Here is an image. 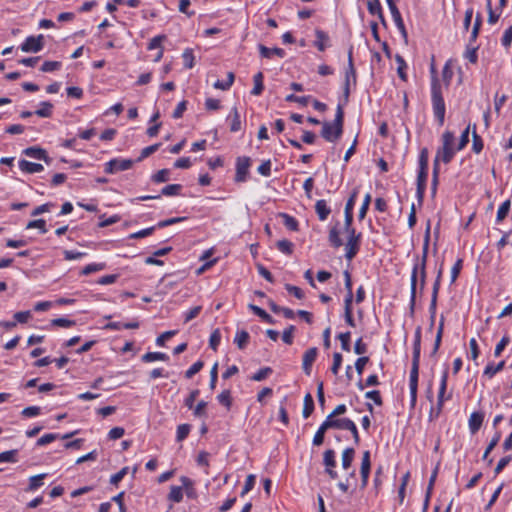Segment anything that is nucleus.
I'll return each mask as SVG.
<instances>
[{
	"instance_id": "28",
	"label": "nucleus",
	"mask_w": 512,
	"mask_h": 512,
	"mask_svg": "<svg viewBox=\"0 0 512 512\" xmlns=\"http://www.w3.org/2000/svg\"><path fill=\"white\" fill-rule=\"evenodd\" d=\"M180 481L182 483V487L186 491L187 497L195 498L196 497V490L193 487V481L190 478L186 477V476H182L180 478Z\"/></svg>"
},
{
	"instance_id": "54",
	"label": "nucleus",
	"mask_w": 512,
	"mask_h": 512,
	"mask_svg": "<svg viewBox=\"0 0 512 512\" xmlns=\"http://www.w3.org/2000/svg\"><path fill=\"white\" fill-rule=\"evenodd\" d=\"M221 340V334L219 329H215L209 339L210 347L216 351Z\"/></svg>"
},
{
	"instance_id": "13",
	"label": "nucleus",
	"mask_w": 512,
	"mask_h": 512,
	"mask_svg": "<svg viewBox=\"0 0 512 512\" xmlns=\"http://www.w3.org/2000/svg\"><path fill=\"white\" fill-rule=\"evenodd\" d=\"M370 468H371V461H370V452L365 451L362 456V462H361V478H362V487H365L368 482L369 474H370Z\"/></svg>"
},
{
	"instance_id": "48",
	"label": "nucleus",
	"mask_w": 512,
	"mask_h": 512,
	"mask_svg": "<svg viewBox=\"0 0 512 512\" xmlns=\"http://www.w3.org/2000/svg\"><path fill=\"white\" fill-rule=\"evenodd\" d=\"M170 170L161 169L152 176V180L156 183H162L169 180Z\"/></svg>"
},
{
	"instance_id": "34",
	"label": "nucleus",
	"mask_w": 512,
	"mask_h": 512,
	"mask_svg": "<svg viewBox=\"0 0 512 512\" xmlns=\"http://www.w3.org/2000/svg\"><path fill=\"white\" fill-rule=\"evenodd\" d=\"M249 338V333L245 330H242L236 334L234 342L239 349H244L249 341Z\"/></svg>"
},
{
	"instance_id": "25",
	"label": "nucleus",
	"mask_w": 512,
	"mask_h": 512,
	"mask_svg": "<svg viewBox=\"0 0 512 512\" xmlns=\"http://www.w3.org/2000/svg\"><path fill=\"white\" fill-rule=\"evenodd\" d=\"M169 359L168 355L162 352H147L142 356V361L145 363H149L152 361H167Z\"/></svg>"
},
{
	"instance_id": "47",
	"label": "nucleus",
	"mask_w": 512,
	"mask_h": 512,
	"mask_svg": "<svg viewBox=\"0 0 512 512\" xmlns=\"http://www.w3.org/2000/svg\"><path fill=\"white\" fill-rule=\"evenodd\" d=\"M510 205H511L510 200H506L505 202H503L501 204V206L499 207L498 212H497V221L498 222H501L506 218V216L509 212V209H510Z\"/></svg>"
},
{
	"instance_id": "44",
	"label": "nucleus",
	"mask_w": 512,
	"mask_h": 512,
	"mask_svg": "<svg viewBox=\"0 0 512 512\" xmlns=\"http://www.w3.org/2000/svg\"><path fill=\"white\" fill-rule=\"evenodd\" d=\"M276 245L281 252L287 255H291L293 253V243L289 240H279Z\"/></svg>"
},
{
	"instance_id": "1",
	"label": "nucleus",
	"mask_w": 512,
	"mask_h": 512,
	"mask_svg": "<svg viewBox=\"0 0 512 512\" xmlns=\"http://www.w3.org/2000/svg\"><path fill=\"white\" fill-rule=\"evenodd\" d=\"M429 241H430V222L428 221L427 227L425 230L424 235V243H423V254L421 258V263L418 265L416 264L413 268L412 275H411V301H410V309L413 312L414 306H415V296H416V285H417V273L418 269H420V290L422 291L425 286V279H426V261H427V254H428V248H429Z\"/></svg>"
},
{
	"instance_id": "43",
	"label": "nucleus",
	"mask_w": 512,
	"mask_h": 512,
	"mask_svg": "<svg viewBox=\"0 0 512 512\" xmlns=\"http://www.w3.org/2000/svg\"><path fill=\"white\" fill-rule=\"evenodd\" d=\"M191 426L189 424H181L177 427L176 440L183 441L190 433Z\"/></svg>"
},
{
	"instance_id": "58",
	"label": "nucleus",
	"mask_w": 512,
	"mask_h": 512,
	"mask_svg": "<svg viewBox=\"0 0 512 512\" xmlns=\"http://www.w3.org/2000/svg\"><path fill=\"white\" fill-rule=\"evenodd\" d=\"M310 99V96H296L294 94H290L286 97L287 102H297L303 106H306Z\"/></svg>"
},
{
	"instance_id": "2",
	"label": "nucleus",
	"mask_w": 512,
	"mask_h": 512,
	"mask_svg": "<svg viewBox=\"0 0 512 512\" xmlns=\"http://www.w3.org/2000/svg\"><path fill=\"white\" fill-rule=\"evenodd\" d=\"M343 124L344 111L342 106L339 104L337 106L334 121L332 123L327 121L322 123L321 136L328 142L337 141L343 133Z\"/></svg>"
},
{
	"instance_id": "15",
	"label": "nucleus",
	"mask_w": 512,
	"mask_h": 512,
	"mask_svg": "<svg viewBox=\"0 0 512 512\" xmlns=\"http://www.w3.org/2000/svg\"><path fill=\"white\" fill-rule=\"evenodd\" d=\"M427 170L419 169L417 177V197L419 202L423 200L424 192L426 188Z\"/></svg>"
},
{
	"instance_id": "59",
	"label": "nucleus",
	"mask_w": 512,
	"mask_h": 512,
	"mask_svg": "<svg viewBox=\"0 0 512 512\" xmlns=\"http://www.w3.org/2000/svg\"><path fill=\"white\" fill-rule=\"evenodd\" d=\"M367 8L370 14L377 15L382 11L381 4L379 0H369L367 3Z\"/></svg>"
},
{
	"instance_id": "39",
	"label": "nucleus",
	"mask_w": 512,
	"mask_h": 512,
	"mask_svg": "<svg viewBox=\"0 0 512 512\" xmlns=\"http://www.w3.org/2000/svg\"><path fill=\"white\" fill-rule=\"evenodd\" d=\"M395 60L398 63V68H397L398 76L403 81H407V75L405 73V69H406L407 66H406V63H405L403 57L401 55L397 54L395 56Z\"/></svg>"
},
{
	"instance_id": "17",
	"label": "nucleus",
	"mask_w": 512,
	"mask_h": 512,
	"mask_svg": "<svg viewBox=\"0 0 512 512\" xmlns=\"http://www.w3.org/2000/svg\"><path fill=\"white\" fill-rule=\"evenodd\" d=\"M447 378H448V368H446L444 370L442 378H441V384H440V389H439V393H438V401H437V407H438L437 414L440 412L442 405H443V401H444L443 398H444V394H445V391L447 388Z\"/></svg>"
},
{
	"instance_id": "57",
	"label": "nucleus",
	"mask_w": 512,
	"mask_h": 512,
	"mask_svg": "<svg viewBox=\"0 0 512 512\" xmlns=\"http://www.w3.org/2000/svg\"><path fill=\"white\" fill-rule=\"evenodd\" d=\"M160 145H161L160 143H157V144H153L151 146L145 147L141 151V155L139 156L137 161H142L144 158H146V157L150 156L151 154H153L154 152H156L159 149Z\"/></svg>"
},
{
	"instance_id": "14",
	"label": "nucleus",
	"mask_w": 512,
	"mask_h": 512,
	"mask_svg": "<svg viewBox=\"0 0 512 512\" xmlns=\"http://www.w3.org/2000/svg\"><path fill=\"white\" fill-rule=\"evenodd\" d=\"M258 49H259L260 55L263 58L270 59L273 55H276L280 58H283L285 56V51L278 47L268 48L263 44H259Z\"/></svg>"
},
{
	"instance_id": "45",
	"label": "nucleus",
	"mask_w": 512,
	"mask_h": 512,
	"mask_svg": "<svg viewBox=\"0 0 512 512\" xmlns=\"http://www.w3.org/2000/svg\"><path fill=\"white\" fill-rule=\"evenodd\" d=\"M182 189V186L180 184H170L165 186L161 193L165 196H174L178 195Z\"/></svg>"
},
{
	"instance_id": "12",
	"label": "nucleus",
	"mask_w": 512,
	"mask_h": 512,
	"mask_svg": "<svg viewBox=\"0 0 512 512\" xmlns=\"http://www.w3.org/2000/svg\"><path fill=\"white\" fill-rule=\"evenodd\" d=\"M318 354L316 347L308 349L303 355L302 367L306 375L311 374L312 364L315 361Z\"/></svg>"
},
{
	"instance_id": "61",
	"label": "nucleus",
	"mask_w": 512,
	"mask_h": 512,
	"mask_svg": "<svg viewBox=\"0 0 512 512\" xmlns=\"http://www.w3.org/2000/svg\"><path fill=\"white\" fill-rule=\"evenodd\" d=\"M203 366L204 363L202 361H197L185 372V377L188 379L192 378L196 373H198L203 368Z\"/></svg>"
},
{
	"instance_id": "4",
	"label": "nucleus",
	"mask_w": 512,
	"mask_h": 512,
	"mask_svg": "<svg viewBox=\"0 0 512 512\" xmlns=\"http://www.w3.org/2000/svg\"><path fill=\"white\" fill-rule=\"evenodd\" d=\"M442 141L443 146L438 151H441L440 153V160H442L445 164H448L453 156H454V149H453V143H454V134L450 131H446L442 135Z\"/></svg>"
},
{
	"instance_id": "38",
	"label": "nucleus",
	"mask_w": 512,
	"mask_h": 512,
	"mask_svg": "<svg viewBox=\"0 0 512 512\" xmlns=\"http://www.w3.org/2000/svg\"><path fill=\"white\" fill-rule=\"evenodd\" d=\"M23 153L28 157L36 158L39 160L45 156V150L39 147H28L23 151Z\"/></svg>"
},
{
	"instance_id": "22",
	"label": "nucleus",
	"mask_w": 512,
	"mask_h": 512,
	"mask_svg": "<svg viewBox=\"0 0 512 512\" xmlns=\"http://www.w3.org/2000/svg\"><path fill=\"white\" fill-rule=\"evenodd\" d=\"M335 417H331V415L327 416V421L330 429H346L347 425H349L350 419L342 418V419H334Z\"/></svg>"
},
{
	"instance_id": "5",
	"label": "nucleus",
	"mask_w": 512,
	"mask_h": 512,
	"mask_svg": "<svg viewBox=\"0 0 512 512\" xmlns=\"http://www.w3.org/2000/svg\"><path fill=\"white\" fill-rule=\"evenodd\" d=\"M419 361L420 356L413 355L412 367L410 371V394L411 400L414 403L417 397L418 375H419Z\"/></svg>"
},
{
	"instance_id": "56",
	"label": "nucleus",
	"mask_w": 512,
	"mask_h": 512,
	"mask_svg": "<svg viewBox=\"0 0 512 512\" xmlns=\"http://www.w3.org/2000/svg\"><path fill=\"white\" fill-rule=\"evenodd\" d=\"M53 326L68 328L74 326L76 323L74 320L66 319V318H56L51 321Z\"/></svg>"
},
{
	"instance_id": "20",
	"label": "nucleus",
	"mask_w": 512,
	"mask_h": 512,
	"mask_svg": "<svg viewBox=\"0 0 512 512\" xmlns=\"http://www.w3.org/2000/svg\"><path fill=\"white\" fill-rule=\"evenodd\" d=\"M352 52H353V47L351 46L350 49L348 50V68H347L346 74H345V80H348L349 83H350V78L353 79L354 83L356 82V70H355L354 64H353Z\"/></svg>"
},
{
	"instance_id": "16",
	"label": "nucleus",
	"mask_w": 512,
	"mask_h": 512,
	"mask_svg": "<svg viewBox=\"0 0 512 512\" xmlns=\"http://www.w3.org/2000/svg\"><path fill=\"white\" fill-rule=\"evenodd\" d=\"M484 419L483 413L473 412L469 418V428L472 434L476 433L482 426Z\"/></svg>"
},
{
	"instance_id": "41",
	"label": "nucleus",
	"mask_w": 512,
	"mask_h": 512,
	"mask_svg": "<svg viewBox=\"0 0 512 512\" xmlns=\"http://www.w3.org/2000/svg\"><path fill=\"white\" fill-rule=\"evenodd\" d=\"M476 125H473V133H472V140H473V151L475 153H480L483 149V141L482 138L476 133L475 131Z\"/></svg>"
},
{
	"instance_id": "3",
	"label": "nucleus",
	"mask_w": 512,
	"mask_h": 512,
	"mask_svg": "<svg viewBox=\"0 0 512 512\" xmlns=\"http://www.w3.org/2000/svg\"><path fill=\"white\" fill-rule=\"evenodd\" d=\"M431 72L433 74L432 87H431L433 110H434V114L439 122V125L442 126L444 124V118H445V102L442 97L441 86H440L439 80L437 79V77L435 75L436 71H435L434 66L431 67Z\"/></svg>"
},
{
	"instance_id": "37",
	"label": "nucleus",
	"mask_w": 512,
	"mask_h": 512,
	"mask_svg": "<svg viewBox=\"0 0 512 512\" xmlns=\"http://www.w3.org/2000/svg\"><path fill=\"white\" fill-rule=\"evenodd\" d=\"M53 104L45 101L41 103V108L35 111L39 117H50L52 115Z\"/></svg>"
},
{
	"instance_id": "29",
	"label": "nucleus",
	"mask_w": 512,
	"mask_h": 512,
	"mask_svg": "<svg viewBox=\"0 0 512 512\" xmlns=\"http://www.w3.org/2000/svg\"><path fill=\"white\" fill-rule=\"evenodd\" d=\"M46 476H47V474L42 473V474H38V475L30 477L29 485H28L26 490L27 491H34L37 488H39L40 486H42L43 485V480L45 479Z\"/></svg>"
},
{
	"instance_id": "62",
	"label": "nucleus",
	"mask_w": 512,
	"mask_h": 512,
	"mask_svg": "<svg viewBox=\"0 0 512 512\" xmlns=\"http://www.w3.org/2000/svg\"><path fill=\"white\" fill-rule=\"evenodd\" d=\"M341 364H342V355L338 352H335L333 354V364H332V367H331V372L334 374V375H337L338 374V371L341 367Z\"/></svg>"
},
{
	"instance_id": "49",
	"label": "nucleus",
	"mask_w": 512,
	"mask_h": 512,
	"mask_svg": "<svg viewBox=\"0 0 512 512\" xmlns=\"http://www.w3.org/2000/svg\"><path fill=\"white\" fill-rule=\"evenodd\" d=\"M218 401L224 405L225 407H227L228 409L231 407L232 405V399H231V393H230V390H224L222 391L218 396Z\"/></svg>"
},
{
	"instance_id": "23",
	"label": "nucleus",
	"mask_w": 512,
	"mask_h": 512,
	"mask_svg": "<svg viewBox=\"0 0 512 512\" xmlns=\"http://www.w3.org/2000/svg\"><path fill=\"white\" fill-rule=\"evenodd\" d=\"M339 234L340 232L337 225L333 226L329 231V242L335 248H339L343 245L342 239L340 238Z\"/></svg>"
},
{
	"instance_id": "26",
	"label": "nucleus",
	"mask_w": 512,
	"mask_h": 512,
	"mask_svg": "<svg viewBox=\"0 0 512 512\" xmlns=\"http://www.w3.org/2000/svg\"><path fill=\"white\" fill-rule=\"evenodd\" d=\"M505 366V361H500L497 365H494L493 363H489L485 369H484V376H487L488 378H492L496 373L503 370Z\"/></svg>"
},
{
	"instance_id": "8",
	"label": "nucleus",
	"mask_w": 512,
	"mask_h": 512,
	"mask_svg": "<svg viewBox=\"0 0 512 512\" xmlns=\"http://www.w3.org/2000/svg\"><path fill=\"white\" fill-rule=\"evenodd\" d=\"M44 36L38 35L37 37H27L26 40L21 44V50L23 52L29 53V52H39L42 50L44 46Z\"/></svg>"
},
{
	"instance_id": "33",
	"label": "nucleus",
	"mask_w": 512,
	"mask_h": 512,
	"mask_svg": "<svg viewBox=\"0 0 512 512\" xmlns=\"http://www.w3.org/2000/svg\"><path fill=\"white\" fill-rule=\"evenodd\" d=\"M355 450L353 448H346L342 453V467L348 469L354 459Z\"/></svg>"
},
{
	"instance_id": "7",
	"label": "nucleus",
	"mask_w": 512,
	"mask_h": 512,
	"mask_svg": "<svg viewBox=\"0 0 512 512\" xmlns=\"http://www.w3.org/2000/svg\"><path fill=\"white\" fill-rule=\"evenodd\" d=\"M361 233H356V231H351L349 234L347 243H346V254L345 257L348 260H352L355 255L358 253L359 245H360Z\"/></svg>"
},
{
	"instance_id": "9",
	"label": "nucleus",
	"mask_w": 512,
	"mask_h": 512,
	"mask_svg": "<svg viewBox=\"0 0 512 512\" xmlns=\"http://www.w3.org/2000/svg\"><path fill=\"white\" fill-rule=\"evenodd\" d=\"M251 161L249 157H238L236 162V182H244L249 173Z\"/></svg>"
},
{
	"instance_id": "35",
	"label": "nucleus",
	"mask_w": 512,
	"mask_h": 512,
	"mask_svg": "<svg viewBox=\"0 0 512 512\" xmlns=\"http://www.w3.org/2000/svg\"><path fill=\"white\" fill-rule=\"evenodd\" d=\"M183 487L182 486H171L170 493L168 495V499L179 503L183 499Z\"/></svg>"
},
{
	"instance_id": "18",
	"label": "nucleus",
	"mask_w": 512,
	"mask_h": 512,
	"mask_svg": "<svg viewBox=\"0 0 512 512\" xmlns=\"http://www.w3.org/2000/svg\"><path fill=\"white\" fill-rule=\"evenodd\" d=\"M315 211L321 221L326 220L331 212L325 200H318L316 202Z\"/></svg>"
},
{
	"instance_id": "63",
	"label": "nucleus",
	"mask_w": 512,
	"mask_h": 512,
	"mask_svg": "<svg viewBox=\"0 0 512 512\" xmlns=\"http://www.w3.org/2000/svg\"><path fill=\"white\" fill-rule=\"evenodd\" d=\"M509 337L503 336L502 339L499 341V343L496 345L494 350L495 357H499L502 353V351L505 349V347L509 344Z\"/></svg>"
},
{
	"instance_id": "19",
	"label": "nucleus",
	"mask_w": 512,
	"mask_h": 512,
	"mask_svg": "<svg viewBox=\"0 0 512 512\" xmlns=\"http://www.w3.org/2000/svg\"><path fill=\"white\" fill-rule=\"evenodd\" d=\"M19 168L23 172L27 173H36L43 170V166L41 164L29 162L24 159L19 161Z\"/></svg>"
},
{
	"instance_id": "30",
	"label": "nucleus",
	"mask_w": 512,
	"mask_h": 512,
	"mask_svg": "<svg viewBox=\"0 0 512 512\" xmlns=\"http://www.w3.org/2000/svg\"><path fill=\"white\" fill-rule=\"evenodd\" d=\"M253 81H254V87L251 91V94L256 95V96L260 95L264 89L263 73L258 72L257 74H255L253 77Z\"/></svg>"
},
{
	"instance_id": "31",
	"label": "nucleus",
	"mask_w": 512,
	"mask_h": 512,
	"mask_svg": "<svg viewBox=\"0 0 512 512\" xmlns=\"http://www.w3.org/2000/svg\"><path fill=\"white\" fill-rule=\"evenodd\" d=\"M443 330H444V316H441L437 334H436V338H435L434 347H433V350L431 353L432 356H434L438 352V349L440 347L441 340H442Z\"/></svg>"
},
{
	"instance_id": "40",
	"label": "nucleus",
	"mask_w": 512,
	"mask_h": 512,
	"mask_svg": "<svg viewBox=\"0 0 512 512\" xmlns=\"http://www.w3.org/2000/svg\"><path fill=\"white\" fill-rule=\"evenodd\" d=\"M315 35L317 38V41L315 42L316 47L319 51H324L326 48L324 42L329 39L328 35L322 30H316Z\"/></svg>"
},
{
	"instance_id": "64",
	"label": "nucleus",
	"mask_w": 512,
	"mask_h": 512,
	"mask_svg": "<svg viewBox=\"0 0 512 512\" xmlns=\"http://www.w3.org/2000/svg\"><path fill=\"white\" fill-rule=\"evenodd\" d=\"M206 407L207 402L206 401H200L195 407H193V414L196 417H203L206 416Z\"/></svg>"
},
{
	"instance_id": "52",
	"label": "nucleus",
	"mask_w": 512,
	"mask_h": 512,
	"mask_svg": "<svg viewBox=\"0 0 512 512\" xmlns=\"http://www.w3.org/2000/svg\"><path fill=\"white\" fill-rule=\"evenodd\" d=\"M421 349V327H417L415 331V340L413 345V355L420 356Z\"/></svg>"
},
{
	"instance_id": "51",
	"label": "nucleus",
	"mask_w": 512,
	"mask_h": 512,
	"mask_svg": "<svg viewBox=\"0 0 512 512\" xmlns=\"http://www.w3.org/2000/svg\"><path fill=\"white\" fill-rule=\"evenodd\" d=\"M26 228L27 229L38 228V229H40L41 233L47 232L46 221L44 219H36V220L29 221Z\"/></svg>"
},
{
	"instance_id": "53",
	"label": "nucleus",
	"mask_w": 512,
	"mask_h": 512,
	"mask_svg": "<svg viewBox=\"0 0 512 512\" xmlns=\"http://www.w3.org/2000/svg\"><path fill=\"white\" fill-rule=\"evenodd\" d=\"M156 227L157 226H152V227L140 230L138 232L132 233V234H130L129 238L130 239H140V238H145L147 236H150L154 232Z\"/></svg>"
},
{
	"instance_id": "46",
	"label": "nucleus",
	"mask_w": 512,
	"mask_h": 512,
	"mask_svg": "<svg viewBox=\"0 0 512 512\" xmlns=\"http://www.w3.org/2000/svg\"><path fill=\"white\" fill-rule=\"evenodd\" d=\"M241 129V120H240V115L238 113V110L236 107H234L232 109V123H231V127H230V130L232 132H237Z\"/></svg>"
},
{
	"instance_id": "50",
	"label": "nucleus",
	"mask_w": 512,
	"mask_h": 512,
	"mask_svg": "<svg viewBox=\"0 0 512 512\" xmlns=\"http://www.w3.org/2000/svg\"><path fill=\"white\" fill-rule=\"evenodd\" d=\"M272 373V369L270 367H264L257 371L255 374L251 376V380L253 381H262L267 378Z\"/></svg>"
},
{
	"instance_id": "60",
	"label": "nucleus",
	"mask_w": 512,
	"mask_h": 512,
	"mask_svg": "<svg viewBox=\"0 0 512 512\" xmlns=\"http://www.w3.org/2000/svg\"><path fill=\"white\" fill-rule=\"evenodd\" d=\"M338 339L341 342V348L344 351H350V332L340 333Z\"/></svg>"
},
{
	"instance_id": "32",
	"label": "nucleus",
	"mask_w": 512,
	"mask_h": 512,
	"mask_svg": "<svg viewBox=\"0 0 512 512\" xmlns=\"http://www.w3.org/2000/svg\"><path fill=\"white\" fill-rule=\"evenodd\" d=\"M437 473H438V465L435 467L434 471L432 472V475H431L429 483H428L423 512H426V509L428 507L429 499H430L431 492H432V489H433V486H434V483H435V480L437 477Z\"/></svg>"
},
{
	"instance_id": "55",
	"label": "nucleus",
	"mask_w": 512,
	"mask_h": 512,
	"mask_svg": "<svg viewBox=\"0 0 512 512\" xmlns=\"http://www.w3.org/2000/svg\"><path fill=\"white\" fill-rule=\"evenodd\" d=\"M61 67V62L59 61H45L41 66L42 72H52L58 70Z\"/></svg>"
},
{
	"instance_id": "10",
	"label": "nucleus",
	"mask_w": 512,
	"mask_h": 512,
	"mask_svg": "<svg viewBox=\"0 0 512 512\" xmlns=\"http://www.w3.org/2000/svg\"><path fill=\"white\" fill-rule=\"evenodd\" d=\"M133 161L129 159H112L105 165V172L113 174L118 171H125L132 167Z\"/></svg>"
},
{
	"instance_id": "24",
	"label": "nucleus",
	"mask_w": 512,
	"mask_h": 512,
	"mask_svg": "<svg viewBox=\"0 0 512 512\" xmlns=\"http://www.w3.org/2000/svg\"><path fill=\"white\" fill-rule=\"evenodd\" d=\"M279 217L283 219L285 227L291 231H298V221L287 213H279Z\"/></svg>"
},
{
	"instance_id": "21",
	"label": "nucleus",
	"mask_w": 512,
	"mask_h": 512,
	"mask_svg": "<svg viewBox=\"0 0 512 512\" xmlns=\"http://www.w3.org/2000/svg\"><path fill=\"white\" fill-rule=\"evenodd\" d=\"M249 309L257 316H259L263 321L269 324H274V319L262 308L249 304Z\"/></svg>"
},
{
	"instance_id": "27",
	"label": "nucleus",
	"mask_w": 512,
	"mask_h": 512,
	"mask_svg": "<svg viewBox=\"0 0 512 512\" xmlns=\"http://www.w3.org/2000/svg\"><path fill=\"white\" fill-rule=\"evenodd\" d=\"M314 411V401L310 393H307L304 397L303 417L308 418Z\"/></svg>"
},
{
	"instance_id": "6",
	"label": "nucleus",
	"mask_w": 512,
	"mask_h": 512,
	"mask_svg": "<svg viewBox=\"0 0 512 512\" xmlns=\"http://www.w3.org/2000/svg\"><path fill=\"white\" fill-rule=\"evenodd\" d=\"M441 277H442V269H439V271L437 273L436 280H435L434 285H433L432 298H431V303H430V307H429V312H430V329L433 328L434 321H435L437 297H438V292H439V289H440Z\"/></svg>"
},
{
	"instance_id": "11",
	"label": "nucleus",
	"mask_w": 512,
	"mask_h": 512,
	"mask_svg": "<svg viewBox=\"0 0 512 512\" xmlns=\"http://www.w3.org/2000/svg\"><path fill=\"white\" fill-rule=\"evenodd\" d=\"M323 463L326 467L325 471L330 476L331 479H336L338 477L337 472L334 470L336 466L335 461V452L331 449H328L324 452Z\"/></svg>"
},
{
	"instance_id": "36",
	"label": "nucleus",
	"mask_w": 512,
	"mask_h": 512,
	"mask_svg": "<svg viewBox=\"0 0 512 512\" xmlns=\"http://www.w3.org/2000/svg\"><path fill=\"white\" fill-rule=\"evenodd\" d=\"M182 58H183V61H184L185 68L191 69V68L194 67L195 57H194V54H193V50L191 48H187V49L184 50V52L182 54Z\"/></svg>"
},
{
	"instance_id": "42",
	"label": "nucleus",
	"mask_w": 512,
	"mask_h": 512,
	"mask_svg": "<svg viewBox=\"0 0 512 512\" xmlns=\"http://www.w3.org/2000/svg\"><path fill=\"white\" fill-rule=\"evenodd\" d=\"M105 268V263H93V264H89L87 266H85L80 274L81 275H84V276H87L93 272H97V271H101Z\"/></svg>"
}]
</instances>
